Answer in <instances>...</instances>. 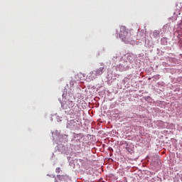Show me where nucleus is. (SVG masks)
Wrapping results in <instances>:
<instances>
[{
    "mask_svg": "<svg viewBox=\"0 0 182 182\" xmlns=\"http://www.w3.org/2000/svg\"><path fill=\"white\" fill-rule=\"evenodd\" d=\"M130 36L131 35L129 32H127V28H126V26H121L119 33L120 39H122L123 42H125V43H128V42H130L132 40Z\"/></svg>",
    "mask_w": 182,
    "mask_h": 182,
    "instance_id": "nucleus-1",
    "label": "nucleus"
},
{
    "mask_svg": "<svg viewBox=\"0 0 182 182\" xmlns=\"http://www.w3.org/2000/svg\"><path fill=\"white\" fill-rule=\"evenodd\" d=\"M105 73V67H100L99 68H96L95 70L91 71L90 73V77L93 80V79H96L98 76H102Z\"/></svg>",
    "mask_w": 182,
    "mask_h": 182,
    "instance_id": "nucleus-2",
    "label": "nucleus"
},
{
    "mask_svg": "<svg viewBox=\"0 0 182 182\" xmlns=\"http://www.w3.org/2000/svg\"><path fill=\"white\" fill-rule=\"evenodd\" d=\"M73 114V117H75V119H80V110H79V107H74V110L73 112H72Z\"/></svg>",
    "mask_w": 182,
    "mask_h": 182,
    "instance_id": "nucleus-3",
    "label": "nucleus"
},
{
    "mask_svg": "<svg viewBox=\"0 0 182 182\" xmlns=\"http://www.w3.org/2000/svg\"><path fill=\"white\" fill-rule=\"evenodd\" d=\"M60 170V168H56V171L58 172V173H59V171Z\"/></svg>",
    "mask_w": 182,
    "mask_h": 182,
    "instance_id": "nucleus-4",
    "label": "nucleus"
},
{
    "mask_svg": "<svg viewBox=\"0 0 182 182\" xmlns=\"http://www.w3.org/2000/svg\"><path fill=\"white\" fill-rule=\"evenodd\" d=\"M71 122H75V120H71Z\"/></svg>",
    "mask_w": 182,
    "mask_h": 182,
    "instance_id": "nucleus-5",
    "label": "nucleus"
}]
</instances>
